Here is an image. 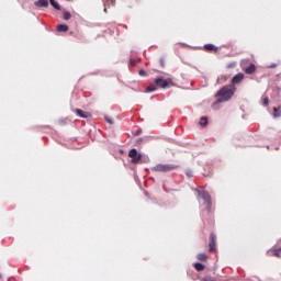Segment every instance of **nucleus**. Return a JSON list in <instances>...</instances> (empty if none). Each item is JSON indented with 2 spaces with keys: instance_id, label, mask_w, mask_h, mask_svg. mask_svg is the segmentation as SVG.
<instances>
[{
  "instance_id": "3",
  "label": "nucleus",
  "mask_w": 281,
  "mask_h": 281,
  "mask_svg": "<svg viewBox=\"0 0 281 281\" xmlns=\"http://www.w3.org/2000/svg\"><path fill=\"white\" fill-rule=\"evenodd\" d=\"M177 168H179V165L158 164L151 168V171L153 172H170L172 170H177Z\"/></svg>"
},
{
  "instance_id": "28",
  "label": "nucleus",
  "mask_w": 281,
  "mask_h": 281,
  "mask_svg": "<svg viewBox=\"0 0 281 281\" xmlns=\"http://www.w3.org/2000/svg\"><path fill=\"white\" fill-rule=\"evenodd\" d=\"M0 280H1V274H0Z\"/></svg>"
},
{
  "instance_id": "8",
  "label": "nucleus",
  "mask_w": 281,
  "mask_h": 281,
  "mask_svg": "<svg viewBox=\"0 0 281 281\" xmlns=\"http://www.w3.org/2000/svg\"><path fill=\"white\" fill-rule=\"evenodd\" d=\"M75 113H77L79 117H83V119L91 117V114L89 112L82 111L80 109H76Z\"/></svg>"
},
{
  "instance_id": "21",
  "label": "nucleus",
  "mask_w": 281,
  "mask_h": 281,
  "mask_svg": "<svg viewBox=\"0 0 281 281\" xmlns=\"http://www.w3.org/2000/svg\"><path fill=\"white\" fill-rule=\"evenodd\" d=\"M262 104L263 106H269V98L265 97Z\"/></svg>"
},
{
  "instance_id": "6",
  "label": "nucleus",
  "mask_w": 281,
  "mask_h": 281,
  "mask_svg": "<svg viewBox=\"0 0 281 281\" xmlns=\"http://www.w3.org/2000/svg\"><path fill=\"white\" fill-rule=\"evenodd\" d=\"M199 196L203 199L205 205L211 209L212 207V196L206 191H200Z\"/></svg>"
},
{
  "instance_id": "1",
  "label": "nucleus",
  "mask_w": 281,
  "mask_h": 281,
  "mask_svg": "<svg viewBox=\"0 0 281 281\" xmlns=\"http://www.w3.org/2000/svg\"><path fill=\"white\" fill-rule=\"evenodd\" d=\"M236 87L234 86H223L215 94L216 104H222V102H229L232 98H234V94L236 93Z\"/></svg>"
},
{
  "instance_id": "15",
  "label": "nucleus",
  "mask_w": 281,
  "mask_h": 281,
  "mask_svg": "<svg viewBox=\"0 0 281 281\" xmlns=\"http://www.w3.org/2000/svg\"><path fill=\"white\" fill-rule=\"evenodd\" d=\"M50 5H53V8H55V10H60V4H58V2H56V0H49Z\"/></svg>"
},
{
  "instance_id": "4",
  "label": "nucleus",
  "mask_w": 281,
  "mask_h": 281,
  "mask_svg": "<svg viewBox=\"0 0 281 281\" xmlns=\"http://www.w3.org/2000/svg\"><path fill=\"white\" fill-rule=\"evenodd\" d=\"M128 157L133 164L142 162V154L137 153V149L133 148L128 151Z\"/></svg>"
},
{
  "instance_id": "26",
  "label": "nucleus",
  "mask_w": 281,
  "mask_h": 281,
  "mask_svg": "<svg viewBox=\"0 0 281 281\" xmlns=\"http://www.w3.org/2000/svg\"><path fill=\"white\" fill-rule=\"evenodd\" d=\"M188 177H192V172L188 171L187 172Z\"/></svg>"
},
{
  "instance_id": "13",
  "label": "nucleus",
  "mask_w": 281,
  "mask_h": 281,
  "mask_svg": "<svg viewBox=\"0 0 281 281\" xmlns=\"http://www.w3.org/2000/svg\"><path fill=\"white\" fill-rule=\"evenodd\" d=\"M57 32H69V26L66 24H58Z\"/></svg>"
},
{
  "instance_id": "10",
  "label": "nucleus",
  "mask_w": 281,
  "mask_h": 281,
  "mask_svg": "<svg viewBox=\"0 0 281 281\" xmlns=\"http://www.w3.org/2000/svg\"><path fill=\"white\" fill-rule=\"evenodd\" d=\"M244 71L248 75L256 74V65L250 64L248 67L244 68Z\"/></svg>"
},
{
  "instance_id": "14",
  "label": "nucleus",
  "mask_w": 281,
  "mask_h": 281,
  "mask_svg": "<svg viewBox=\"0 0 281 281\" xmlns=\"http://www.w3.org/2000/svg\"><path fill=\"white\" fill-rule=\"evenodd\" d=\"M195 271H205V266L201 262L194 263Z\"/></svg>"
},
{
  "instance_id": "25",
  "label": "nucleus",
  "mask_w": 281,
  "mask_h": 281,
  "mask_svg": "<svg viewBox=\"0 0 281 281\" xmlns=\"http://www.w3.org/2000/svg\"><path fill=\"white\" fill-rule=\"evenodd\" d=\"M279 64H272L269 66V69H276V67H278Z\"/></svg>"
},
{
  "instance_id": "5",
  "label": "nucleus",
  "mask_w": 281,
  "mask_h": 281,
  "mask_svg": "<svg viewBox=\"0 0 281 281\" xmlns=\"http://www.w3.org/2000/svg\"><path fill=\"white\" fill-rule=\"evenodd\" d=\"M209 251L216 254V234L211 233L209 237Z\"/></svg>"
},
{
  "instance_id": "7",
  "label": "nucleus",
  "mask_w": 281,
  "mask_h": 281,
  "mask_svg": "<svg viewBox=\"0 0 281 281\" xmlns=\"http://www.w3.org/2000/svg\"><path fill=\"white\" fill-rule=\"evenodd\" d=\"M241 80H245V75L243 72H239L233 77L229 86L236 87V85H240Z\"/></svg>"
},
{
  "instance_id": "24",
  "label": "nucleus",
  "mask_w": 281,
  "mask_h": 281,
  "mask_svg": "<svg viewBox=\"0 0 281 281\" xmlns=\"http://www.w3.org/2000/svg\"><path fill=\"white\" fill-rule=\"evenodd\" d=\"M159 63H160V67H166V63L164 61V58H161V59L159 60Z\"/></svg>"
},
{
  "instance_id": "11",
  "label": "nucleus",
  "mask_w": 281,
  "mask_h": 281,
  "mask_svg": "<svg viewBox=\"0 0 281 281\" xmlns=\"http://www.w3.org/2000/svg\"><path fill=\"white\" fill-rule=\"evenodd\" d=\"M204 49L205 52H218V47H216L214 44H205Z\"/></svg>"
},
{
  "instance_id": "18",
  "label": "nucleus",
  "mask_w": 281,
  "mask_h": 281,
  "mask_svg": "<svg viewBox=\"0 0 281 281\" xmlns=\"http://www.w3.org/2000/svg\"><path fill=\"white\" fill-rule=\"evenodd\" d=\"M272 254H273V256H276V258H280V256H281V248L272 250Z\"/></svg>"
},
{
  "instance_id": "12",
  "label": "nucleus",
  "mask_w": 281,
  "mask_h": 281,
  "mask_svg": "<svg viewBox=\"0 0 281 281\" xmlns=\"http://www.w3.org/2000/svg\"><path fill=\"white\" fill-rule=\"evenodd\" d=\"M196 258L200 262H207V255H205V252L198 254Z\"/></svg>"
},
{
  "instance_id": "27",
  "label": "nucleus",
  "mask_w": 281,
  "mask_h": 281,
  "mask_svg": "<svg viewBox=\"0 0 281 281\" xmlns=\"http://www.w3.org/2000/svg\"><path fill=\"white\" fill-rule=\"evenodd\" d=\"M104 12H106V9H104Z\"/></svg>"
},
{
  "instance_id": "23",
  "label": "nucleus",
  "mask_w": 281,
  "mask_h": 281,
  "mask_svg": "<svg viewBox=\"0 0 281 281\" xmlns=\"http://www.w3.org/2000/svg\"><path fill=\"white\" fill-rule=\"evenodd\" d=\"M139 76H147L146 70L142 69L138 71Z\"/></svg>"
},
{
  "instance_id": "19",
  "label": "nucleus",
  "mask_w": 281,
  "mask_h": 281,
  "mask_svg": "<svg viewBox=\"0 0 281 281\" xmlns=\"http://www.w3.org/2000/svg\"><path fill=\"white\" fill-rule=\"evenodd\" d=\"M236 61H231V63H228L227 65H226V68L227 69H234L235 67H236Z\"/></svg>"
},
{
  "instance_id": "9",
  "label": "nucleus",
  "mask_w": 281,
  "mask_h": 281,
  "mask_svg": "<svg viewBox=\"0 0 281 281\" xmlns=\"http://www.w3.org/2000/svg\"><path fill=\"white\" fill-rule=\"evenodd\" d=\"M34 4L36 5V8H47L49 5V1L48 0H38V1H35Z\"/></svg>"
},
{
  "instance_id": "17",
  "label": "nucleus",
  "mask_w": 281,
  "mask_h": 281,
  "mask_svg": "<svg viewBox=\"0 0 281 281\" xmlns=\"http://www.w3.org/2000/svg\"><path fill=\"white\" fill-rule=\"evenodd\" d=\"M200 124H201L202 126H207V116L201 117V119H200Z\"/></svg>"
},
{
  "instance_id": "22",
  "label": "nucleus",
  "mask_w": 281,
  "mask_h": 281,
  "mask_svg": "<svg viewBox=\"0 0 281 281\" xmlns=\"http://www.w3.org/2000/svg\"><path fill=\"white\" fill-rule=\"evenodd\" d=\"M105 122H108V124H113L112 119H111V117H109V116H105Z\"/></svg>"
},
{
  "instance_id": "20",
  "label": "nucleus",
  "mask_w": 281,
  "mask_h": 281,
  "mask_svg": "<svg viewBox=\"0 0 281 281\" xmlns=\"http://www.w3.org/2000/svg\"><path fill=\"white\" fill-rule=\"evenodd\" d=\"M71 19V13L64 12V21H69Z\"/></svg>"
},
{
  "instance_id": "16",
  "label": "nucleus",
  "mask_w": 281,
  "mask_h": 281,
  "mask_svg": "<svg viewBox=\"0 0 281 281\" xmlns=\"http://www.w3.org/2000/svg\"><path fill=\"white\" fill-rule=\"evenodd\" d=\"M273 116L274 117H280L281 116L280 108H273Z\"/></svg>"
},
{
  "instance_id": "2",
  "label": "nucleus",
  "mask_w": 281,
  "mask_h": 281,
  "mask_svg": "<svg viewBox=\"0 0 281 281\" xmlns=\"http://www.w3.org/2000/svg\"><path fill=\"white\" fill-rule=\"evenodd\" d=\"M168 87H175V82L172 81V79H164L162 77H157L154 80V83L149 85L146 88V92L153 93V91H157V89H168Z\"/></svg>"
}]
</instances>
